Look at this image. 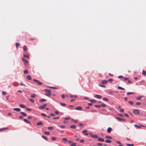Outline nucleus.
<instances>
[{
	"mask_svg": "<svg viewBox=\"0 0 146 146\" xmlns=\"http://www.w3.org/2000/svg\"><path fill=\"white\" fill-rule=\"evenodd\" d=\"M44 90L47 93H45L44 95L48 97H50L51 94V91L50 90L45 89H44Z\"/></svg>",
	"mask_w": 146,
	"mask_h": 146,
	"instance_id": "f257e3e1",
	"label": "nucleus"
},
{
	"mask_svg": "<svg viewBox=\"0 0 146 146\" xmlns=\"http://www.w3.org/2000/svg\"><path fill=\"white\" fill-rule=\"evenodd\" d=\"M133 113L135 115H138L139 114L140 111L139 110L135 109L133 111Z\"/></svg>",
	"mask_w": 146,
	"mask_h": 146,
	"instance_id": "f03ea898",
	"label": "nucleus"
},
{
	"mask_svg": "<svg viewBox=\"0 0 146 146\" xmlns=\"http://www.w3.org/2000/svg\"><path fill=\"white\" fill-rule=\"evenodd\" d=\"M33 81L35 82H36L37 84L38 85H41L42 84V82H40L38 80H37L35 79H34Z\"/></svg>",
	"mask_w": 146,
	"mask_h": 146,
	"instance_id": "7ed1b4c3",
	"label": "nucleus"
},
{
	"mask_svg": "<svg viewBox=\"0 0 146 146\" xmlns=\"http://www.w3.org/2000/svg\"><path fill=\"white\" fill-rule=\"evenodd\" d=\"M47 106V104H44L41 106H39L38 108L41 109H43L46 106Z\"/></svg>",
	"mask_w": 146,
	"mask_h": 146,
	"instance_id": "20e7f679",
	"label": "nucleus"
},
{
	"mask_svg": "<svg viewBox=\"0 0 146 146\" xmlns=\"http://www.w3.org/2000/svg\"><path fill=\"white\" fill-rule=\"evenodd\" d=\"M116 118L119 121H125V119H122L118 117H116Z\"/></svg>",
	"mask_w": 146,
	"mask_h": 146,
	"instance_id": "39448f33",
	"label": "nucleus"
},
{
	"mask_svg": "<svg viewBox=\"0 0 146 146\" xmlns=\"http://www.w3.org/2000/svg\"><path fill=\"white\" fill-rule=\"evenodd\" d=\"M94 97L98 99H100L102 98V96H101L97 94L95 95Z\"/></svg>",
	"mask_w": 146,
	"mask_h": 146,
	"instance_id": "423d86ee",
	"label": "nucleus"
},
{
	"mask_svg": "<svg viewBox=\"0 0 146 146\" xmlns=\"http://www.w3.org/2000/svg\"><path fill=\"white\" fill-rule=\"evenodd\" d=\"M108 82V81L107 80H104L102 81L101 83L102 84H107Z\"/></svg>",
	"mask_w": 146,
	"mask_h": 146,
	"instance_id": "0eeeda50",
	"label": "nucleus"
},
{
	"mask_svg": "<svg viewBox=\"0 0 146 146\" xmlns=\"http://www.w3.org/2000/svg\"><path fill=\"white\" fill-rule=\"evenodd\" d=\"M90 136L95 138H98V136L96 135H90Z\"/></svg>",
	"mask_w": 146,
	"mask_h": 146,
	"instance_id": "6e6552de",
	"label": "nucleus"
},
{
	"mask_svg": "<svg viewBox=\"0 0 146 146\" xmlns=\"http://www.w3.org/2000/svg\"><path fill=\"white\" fill-rule=\"evenodd\" d=\"M112 130V128L111 127H109L108 128L107 130V131L108 133H110Z\"/></svg>",
	"mask_w": 146,
	"mask_h": 146,
	"instance_id": "1a4fd4ad",
	"label": "nucleus"
},
{
	"mask_svg": "<svg viewBox=\"0 0 146 146\" xmlns=\"http://www.w3.org/2000/svg\"><path fill=\"white\" fill-rule=\"evenodd\" d=\"M23 121L25 122V123H28V124H30L31 123V122L29 121H28L26 119H24Z\"/></svg>",
	"mask_w": 146,
	"mask_h": 146,
	"instance_id": "9d476101",
	"label": "nucleus"
},
{
	"mask_svg": "<svg viewBox=\"0 0 146 146\" xmlns=\"http://www.w3.org/2000/svg\"><path fill=\"white\" fill-rule=\"evenodd\" d=\"M20 113L24 117H26L27 115L26 113L23 112H21Z\"/></svg>",
	"mask_w": 146,
	"mask_h": 146,
	"instance_id": "9b49d317",
	"label": "nucleus"
},
{
	"mask_svg": "<svg viewBox=\"0 0 146 146\" xmlns=\"http://www.w3.org/2000/svg\"><path fill=\"white\" fill-rule=\"evenodd\" d=\"M87 130L86 129H84L82 131V133H84V135H87L88 134V133H85L87 132Z\"/></svg>",
	"mask_w": 146,
	"mask_h": 146,
	"instance_id": "f8f14e48",
	"label": "nucleus"
},
{
	"mask_svg": "<svg viewBox=\"0 0 146 146\" xmlns=\"http://www.w3.org/2000/svg\"><path fill=\"white\" fill-rule=\"evenodd\" d=\"M43 123L41 121H40L37 123L36 125L37 126L41 125H42Z\"/></svg>",
	"mask_w": 146,
	"mask_h": 146,
	"instance_id": "ddd939ff",
	"label": "nucleus"
},
{
	"mask_svg": "<svg viewBox=\"0 0 146 146\" xmlns=\"http://www.w3.org/2000/svg\"><path fill=\"white\" fill-rule=\"evenodd\" d=\"M82 108L80 106H78L75 108V109L77 110H82Z\"/></svg>",
	"mask_w": 146,
	"mask_h": 146,
	"instance_id": "4468645a",
	"label": "nucleus"
},
{
	"mask_svg": "<svg viewBox=\"0 0 146 146\" xmlns=\"http://www.w3.org/2000/svg\"><path fill=\"white\" fill-rule=\"evenodd\" d=\"M14 110L17 111H21V109L19 108H14L13 109Z\"/></svg>",
	"mask_w": 146,
	"mask_h": 146,
	"instance_id": "2eb2a0df",
	"label": "nucleus"
},
{
	"mask_svg": "<svg viewBox=\"0 0 146 146\" xmlns=\"http://www.w3.org/2000/svg\"><path fill=\"white\" fill-rule=\"evenodd\" d=\"M22 60L24 63H28L27 60L24 58H22Z\"/></svg>",
	"mask_w": 146,
	"mask_h": 146,
	"instance_id": "dca6fc26",
	"label": "nucleus"
},
{
	"mask_svg": "<svg viewBox=\"0 0 146 146\" xmlns=\"http://www.w3.org/2000/svg\"><path fill=\"white\" fill-rule=\"evenodd\" d=\"M98 140L99 141L101 142H103L104 141V139L101 138H99L98 139Z\"/></svg>",
	"mask_w": 146,
	"mask_h": 146,
	"instance_id": "f3484780",
	"label": "nucleus"
},
{
	"mask_svg": "<svg viewBox=\"0 0 146 146\" xmlns=\"http://www.w3.org/2000/svg\"><path fill=\"white\" fill-rule=\"evenodd\" d=\"M89 101L92 103H94L96 102V100L92 99H90Z\"/></svg>",
	"mask_w": 146,
	"mask_h": 146,
	"instance_id": "a211bd4d",
	"label": "nucleus"
},
{
	"mask_svg": "<svg viewBox=\"0 0 146 146\" xmlns=\"http://www.w3.org/2000/svg\"><path fill=\"white\" fill-rule=\"evenodd\" d=\"M23 56L25 58H29V55L28 54H24Z\"/></svg>",
	"mask_w": 146,
	"mask_h": 146,
	"instance_id": "6ab92c4d",
	"label": "nucleus"
},
{
	"mask_svg": "<svg viewBox=\"0 0 146 146\" xmlns=\"http://www.w3.org/2000/svg\"><path fill=\"white\" fill-rule=\"evenodd\" d=\"M134 94H135V93L133 92H128L127 93V95H128Z\"/></svg>",
	"mask_w": 146,
	"mask_h": 146,
	"instance_id": "aec40b11",
	"label": "nucleus"
},
{
	"mask_svg": "<svg viewBox=\"0 0 146 146\" xmlns=\"http://www.w3.org/2000/svg\"><path fill=\"white\" fill-rule=\"evenodd\" d=\"M23 50L24 51H26L27 50V48L26 46H24L23 47Z\"/></svg>",
	"mask_w": 146,
	"mask_h": 146,
	"instance_id": "412c9836",
	"label": "nucleus"
},
{
	"mask_svg": "<svg viewBox=\"0 0 146 146\" xmlns=\"http://www.w3.org/2000/svg\"><path fill=\"white\" fill-rule=\"evenodd\" d=\"M26 78L27 79L29 80H31V77L30 76L28 75L26 76Z\"/></svg>",
	"mask_w": 146,
	"mask_h": 146,
	"instance_id": "4be33fe9",
	"label": "nucleus"
},
{
	"mask_svg": "<svg viewBox=\"0 0 146 146\" xmlns=\"http://www.w3.org/2000/svg\"><path fill=\"white\" fill-rule=\"evenodd\" d=\"M20 106L22 108H26V106L23 104H20Z\"/></svg>",
	"mask_w": 146,
	"mask_h": 146,
	"instance_id": "5701e85b",
	"label": "nucleus"
},
{
	"mask_svg": "<svg viewBox=\"0 0 146 146\" xmlns=\"http://www.w3.org/2000/svg\"><path fill=\"white\" fill-rule=\"evenodd\" d=\"M36 96V95L35 94H33L31 95V97L32 98H34Z\"/></svg>",
	"mask_w": 146,
	"mask_h": 146,
	"instance_id": "b1692460",
	"label": "nucleus"
},
{
	"mask_svg": "<svg viewBox=\"0 0 146 146\" xmlns=\"http://www.w3.org/2000/svg\"><path fill=\"white\" fill-rule=\"evenodd\" d=\"M70 127L72 129H75L76 127V126L75 125H71L70 126Z\"/></svg>",
	"mask_w": 146,
	"mask_h": 146,
	"instance_id": "393cba45",
	"label": "nucleus"
},
{
	"mask_svg": "<svg viewBox=\"0 0 146 146\" xmlns=\"http://www.w3.org/2000/svg\"><path fill=\"white\" fill-rule=\"evenodd\" d=\"M102 99L104 101H107L108 100V99L106 97L103 98Z\"/></svg>",
	"mask_w": 146,
	"mask_h": 146,
	"instance_id": "a878e982",
	"label": "nucleus"
},
{
	"mask_svg": "<svg viewBox=\"0 0 146 146\" xmlns=\"http://www.w3.org/2000/svg\"><path fill=\"white\" fill-rule=\"evenodd\" d=\"M105 142L107 143H111V141L110 140H106L105 141Z\"/></svg>",
	"mask_w": 146,
	"mask_h": 146,
	"instance_id": "bb28decb",
	"label": "nucleus"
},
{
	"mask_svg": "<svg viewBox=\"0 0 146 146\" xmlns=\"http://www.w3.org/2000/svg\"><path fill=\"white\" fill-rule=\"evenodd\" d=\"M46 100L44 99H41L39 101L40 102H44L46 101Z\"/></svg>",
	"mask_w": 146,
	"mask_h": 146,
	"instance_id": "cd10ccee",
	"label": "nucleus"
},
{
	"mask_svg": "<svg viewBox=\"0 0 146 146\" xmlns=\"http://www.w3.org/2000/svg\"><path fill=\"white\" fill-rule=\"evenodd\" d=\"M118 88L119 89H120V90H125V89L124 88H123L120 86H118Z\"/></svg>",
	"mask_w": 146,
	"mask_h": 146,
	"instance_id": "c85d7f7f",
	"label": "nucleus"
},
{
	"mask_svg": "<svg viewBox=\"0 0 146 146\" xmlns=\"http://www.w3.org/2000/svg\"><path fill=\"white\" fill-rule=\"evenodd\" d=\"M105 137L106 139H111L112 138V137H111L110 136H106Z\"/></svg>",
	"mask_w": 146,
	"mask_h": 146,
	"instance_id": "c756f323",
	"label": "nucleus"
},
{
	"mask_svg": "<svg viewBox=\"0 0 146 146\" xmlns=\"http://www.w3.org/2000/svg\"><path fill=\"white\" fill-rule=\"evenodd\" d=\"M60 104L62 106H66V104L65 103H60Z\"/></svg>",
	"mask_w": 146,
	"mask_h": 146,
	"instance_id": "7c9ffc66",
	"label": "nucleus"
},
{
	"mask_svg": "<svg viewBox=\"0 0 146 146\" xmlns=\"http://www.w3.org/2000/svg\"><path fill=\"white\" fill-rule=\"evenodd\" d=\"M106 107V105L104 104H102L100 105V107Z\"/></svg>",
	"mask_w": 146,
	"mask_h": 146,
	"instance_id": "2f4dec72",
	"label": "nucleus"
},
{
	"mask_svg": "<svg viewBox=\"0 0 146 146\" xmlns=\"http://www.w3.org/2000/svg\"><path fill=\"white\" fill-rule=\"evenodd\" d=\"M44 133L46 134V135H49L50 134V132H48V131H45L44 132Z\"/></svg>",
	"mask_w": 146,
	"mask_h": 146,
	"instance_id": "473e14b6",
	"label": "nucleus"
},
{
	"mask_svg": "<svg viewBox=\"0 0 146 146\" xmlns=\"http://www.w3.org/2000/svg\"><path fill=\"white\" fill-rule=\"evenodd\" d=\"M47 88H52V89H57V88L55 87H50V86H48V87H47Z\"/></svg>",
	"mask_w": 146,
	"mask_h": 146,
	"instance_id": "72a5a7b5",
	"label": "nucleus"
},
{
	"mask_svg": "<svg viewBox=\"0 0 146 146\" xmlns=\"http://www.w3.org/2000/svg\"><path fill=\"white\" fill-rule=\"evenodd\" d=\"M16 46L17 48L19 46H20V44L19 43H16Z\"/></svg>",
	"mask_w": 146,
	"mask_h": 146,
	"instance_id": "f704fd0d",
	"label": "nucleus"
},
{
	"mask_svg": "<svg viewBox=\"0 0 146 146\" xmlns=\"http://www.w3.org/2000/svg\"><path fill=\"white\" fill-rule=\"evenodd\" d=\"M42 137L43 138H44V139L46 140H48L47 138L46 137L44 136V135H42Z\"/></svg>",
	"mask_w": 146,
	"mask_h": 146,
	"instance_id": "c9c22d12",
	"label": "nucleus"
},
{
	"mask_svg": "<svg viewBox=\"0 0 146 146\" xmlns=\"http://www.w3.org/2000/svg\"><path fill=\"white\" fill-rule=\"evenodd\" d=\"M76 145V143H72L71 145L70 146H75Z\"/></svg>",
	"mask_w": 146,
	"mask_h": 146,
	"instance_id": "e433bc0d",
	"label": "nucleus"
},
{
	"mask_svg": "<svg viewBox=\"0 0 146 146\" xmlns=\"http://www.w3.org/2000/svg\"><path fill=\"white\" fill-rule=\"evenodd\" d=\"M142 74L146 76V72L144 70H143L142 72Z\"/></svg>",
	"mask_w": 146,
	"mask_h": 146,
	"instance_id": "4c0bfd02",
	"label": "nucleus"
},
{
	"mask_svg": "<svg viewBox=\"0 0 146 146\" xmlns=\"http://www.w3.org/2000/svg\"><path fill=\"white\" fill-rule=\"evenodd\" d=\"M59 118H60V117H53V118H52V119L53 120L54 119H59Z\"/></svg>",
	"mask_w": 146,
	"mask_h": 146,
	"instance_id": "58836bf2",
	"label": "nucleus"
},
{
	"mask_svg": "<svg viewBox=\"0 0 146 146\" xmlns=\"http://www.w3.org/2000/svg\"><path fill=\"white\" fill-rule=\"evenodd\" d=\"M24 72L25 74H27L28 73V71L27 70H26L24 71Z\"/></svg>",
	"mask_w": 146,
	"mask_h": 146,
	"instance_id": "ea45409f",
	"label": "nucleus"
},
{
	"mask_svg": "<svg viewBox=\"0 0 146 146\" xmlns=\"http://www.w3.org/2000/svg\"><path fill=\"white\" fill-rule=\"evenodd\" d=\"M48 129L49 130H52L53 129V127L52 126L49 127Z\"/></svg>",
	"mask_w": 146,
	"mask_h": 146,
	"instance_id": "a19ab883",
	"label": "nucleus"
},
{
	"mask_svg": "<svg viewBox=\"0 0 146 146\" xmlns=\"http://www.w3.org/2000/svg\"><path fill=\"white\" fill-rule=\"evenodd\" d=\"M2 94L3 95H5L7 94V93L6 92L3 91L2 92Z\"/></svg>",
	"mask_w": 146,
	"mask_h": 146,
	"instance_id": "79ce46f5",
	"label": "nucleus"
},
{
	"mask_svg": "<svg viewBox=\"0 0 146 146\" xmlns=\"http://www.w3.org/2000/svg\"><path fill=\"white\" fill-rule=\"evenodd\" d=\"M51 139L52 140L54 141L56 139V137H51Z\"/></svg>",
	"mask_w": 146,
	"mask_h": 146,
	"instance_id": "37998d69",
	"label": "nucleus"
},
{
	"mask_svg": "<svg viewBox=\"0 0 146 146\" xmlns=\"http://www.w3.org/2000/svg\"><path fill=\"white\" fill-rule=\"evenodd\" d=\"M29 100L32 103H33L34 102V100L32 99H30Z\"/></svg>",
	"mask_w": 146,
	"mask_h": 146,
	"instance_id": "c03bdc74",
	"label": "nucleus"
},
{
	"mask_svg": "<svg viewBox=\"0 0 146 146\" xmlns=\"http://www.w3.org/2000/svg\"><path fill=\"white\" fill-rule=\"evenodd\" d=\"M62 140L63 141H68L67 139L66 138H63L62 139Z\"/></svg>",
	"mask_w": 146,
	"mask_h": 146,
	"instance_id": "a18cd8bd",
	"label": "nucleus"
},
{
	"mask_svg": "<svg viewBox=\"0 0 146 146\" xmlns=\"http://www.w3.org/2000/svg\"><path fill=\"white\" fill-rule=\"evenodd\" d=\"M94 106L97 108H99L100 107V106L99 105H95Z\"/></svg>",
	"mask_w": 146,
	"mask_h": 146,
	"instance_id": "49530a36",
	"label": "nucleus"
},
{
	"mask_svg": "<svg viewBox=\"0 0 146 146\" xmlns=\"http://www.w3.org/2000/svg\"><path fill=\"white\" fill-rule=\"evenodd\" d=\"M126 145L128 146H134L133 144H126Z\"/></svg>",
	"mask_w": 146,
	"mask_h": 146,
	"instance_id": "de8ad7c7",
	"label": "nucleus"
},
{
	"mask_svg": "<svg viewBox=\"0 0 146 146\" xmlns=\"http://www.w3.org/2000/svg\"><path fill=\"white\" fill-rule=\"evenodd\" d=\"M128 103L131 105H132L133 104V102L132 101H129Z\"/></svg>",
	"mask_w": 146,
	"mask_h": 146,
	"instance_id": "09e8293b",
	"label": "nucleus"
},
{
	"mask_svg": "<svg viewBox=\"0 0 146 146\" xmlns=\"http://www.w3.org/2000/svg\"><path fill=\"white\" fill-rule=\"evenodd\" d=\"M26 110L29 111H31V109L28 108H26Z\"/></svg>",
	"mask_w": 146,
	"mask_h": 146,
	"instance_id": "8fccbe9b",
	"label": "nucleus"
},
{
	"mask_svg": "<svg viewBox=\"0 0 146 146\" xmlns=\"http://www.w3.org/2000/svg\"><path fill=\"white\" fill-rule=\"evenodd\" d=\"M7 129V128H2L0 129V131H3V130H6Z\"/></svg>",
	"mask_w": 146,
	"mask_h": 146,
	"instance_id": "3c124183",
	"label": "nucleus"
},
{
	"mask_svg": "<svg viewBox=\"0 0 146 146\" xmlns=\"http://www.w3.org/2000/svg\"><path fill=\"white\" fill-rule=\"evenodd\" d=\"M141 104V103L139 102H137L136 103V104L137 105H139Z\"/></svg>",
	"mask_w": 146,
	"mask_h": 146,
	"instance_id": "603ef678",
	"label": "nucleus"
},
{
	"mask_svg": "<svg viewBox=\"0 0 146 146\" xmlns=\"http://www.w3.org/2000/svg\"><path fill=\"white\" fill-rule=\"evenodd\" d=\"M134 125V126L136 127H138V128H141V127H140L138 125H137L135 124Z\"/></svg>",
	"mask_w": 146,
	"mask_h": 146,
	"instance_id": "864d4df0",
	"label": "nucleus"
},
{
	"mask_svg": "<svg viewBox=\"0 0 146 146\" xmlns=\"http://www.w3.org/2000/svg\"><path fill=\"white\" fill-rule=\"evenodd\" d=\"M118 115L119 116L121 117H123L124 116L123 115L121 114H118Z\"/></svg>",
	"mask_w": 146,
	"mask_h": 146,
	"instance_id": "5fc2aeb1",
	"label": "nucleus"
},
{
	"mask_svg": "<svg viewBox=\"0 0 146 146\" xmlns=\"http://www.w3.org/2000/svg\"><path fill=\"white\" fill-rule=\"evenodd\" d=\"M97 145L99 146H101L102 145V144L101 143H97Z\"/></svg>",
	"mask_w": 146,
	"mask_h": 146,
	"instance_id": "6e6d98bb",
	"label": "nucleus"
},
{
	"mask_svg": "<svg viewBox=\"0 0 146 146\" xmlns=\"http://www.w3.org/2000/svg\"><path fill=\"white\" fill-rule=\"evenodd\" d=\"M99 86L101 87H105V86L101 84H99Z\"/></svg>",
	"mask_w": 146,
	"mask_h": 146,
	"instance_id": "4d7b16f0",
	"label": "nucleus"
},
{
	"mask_svg": "<svg viewBox=\"0 0 146 146\" xmlns=\"http://www.w3.org/2000/svg\"><path fill=\"white\" fill-rule=\"evenodd\" d=\"M70 119V117H65L64 118V119L65 120H69Z\"/></svg>",
	"mask_w": 146,
	"mask_h": 146,
	"instance_id": "13d9d810",
	"label": "nucleus"
},
{
	"mask_svg": "<svg viewBox=\"0 0 146 146\" xmlns=\"http://www.w3.org/2000/svg\"><path fill=\"white\" fill-rule=\"evenodd\" d=\"M112 80H113L111 78H110L108 80V81L109 82H111L112 81Z\"/></svg>",
	"mask_w": 146,
	"mask_h": 146,
	"instance_id": "bf43d9fd",
	"label": "nucleus"
},
{
	"mask_svg": "<svg viewBox=\"0 0 146 146\" xmlns=\"http://www.w3.org/2000/svg\"><path fill=\"white\" fill-rule=\"evenodd\" d=\"M41 115L42 116H44V117H46V115L45 114H44V113H42L41 114Z\"/></svg>",
	"mask_w": 146,
	"mask_h": 146,
	"instance_id": "052dcab7",
	"label": "nucleus"
},
{
	"mask_svg": "<svg viewBox=\"0 0 146 146\" xmlns=\"http://www.w3.org/2000/svg\"><path fill=\"white\" fill-rule=\"evenodd\" d=\"M50 115L52 116H54L55 115V114L53 113H51L50 114Z\"/></svg>",
	"mask_w": 146,
	"mask_h": 146,
	"instance_id": "680f3d73",
	"label": "nucleus"
},
{
	"mask_svg": "<svg viewBox=\"0 0 146 146\" xmlns=\"http://www.w3.org/2000/svg\"><path fill=\"white\" fill-rule=\"evenodd\" d=\"M79 126L80 127H81L83 125V124L81 123H79Z\"/></svg>",
	"mask_w": 146,
	"mask_h": 146,
	"instance_id": "e2e57ef3",
	"label": "nucleus"
},
{
	"mask_svg": "<svg viewBox=\"0 0 146 146\" xmlns=\"http://www.w3.org/2000/svg\"><path fill=\"white\" fill-rule=\"evenodd\" d=\"M59 127L62 128H64L65 127V126L64 125H60Z\"/></svg>",
	"mask_w": 146,
	"mask_h": 146,
	"instance_id": "0e129e2a",
	"label": "nucleus"
},
{
	"mask_svg": "<svg viewBox=\"0 0 146 146\" xmlns=\"http://www.w3.org/2000/svg\"><path fill=\"white\" fill-rule=\"evenodd\" d=\"M61 97L63 98L64 99L65 98V96L64 94H62L61 95Z\"/></svg>",
	"mask_w": 146,
	"mask_h": 146,
	"instance_id": "69168bd1",
	"label": "nucleus"
},
{
	"mask_svg": "<svg viewBox=\"0 0 146 146\" xmlns=\"http://www.w3.org/2000/svg\"><path fill=\"white\" fill-rule=\"evenodd\" d=\"M120 111L121 112H123L124 111V110L123 109H121Z\"/></svg>",
	"mask_w": 146,
	"mask_h": 146,
	"instance_id": "338daca9",
	"label": "nucleus"
},
{
	"mask_svg": "<svg viewBox=\"0 0 146 146\" xmlns=\"http://www.w3.org/2000/svg\"><path fill=\"white\" fill-rule=\"evenodd\" d=\"M141 97H137L136 98V99L137 100H140L141 99Z\"/></svg>",
	"mask_w": 146,
	"mask_h": 146,
	"instance_id": "774afa93",
	"label": "nucleus"
}]
</instances>
